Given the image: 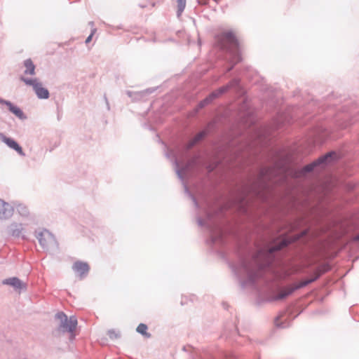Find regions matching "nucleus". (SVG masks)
<instances>
[{"mask_svg":"<svg viewBox=\"0 0 359 359\" xmlns=\"http://www.w3.org/2000/svg\"><path fill=\"white\" fill-rule=\"evenodd\" d=\"M266 175V174H265V173H264V171H262V178H263V177H264V175Z\"/></svg>","mask_w":359,"mask_h":359,"instance_id":"23","label":"nucleus"},{"mask_svg":"<svg viewBox=\"0 0 359 359\" xmlns=\"http://www.w3.org/2000/svg\"><path fill=\"white\" fill-rule=\"evenodd\" d=\"M218 46L224 49H236L238 46V40L231 31H225L216 36Z\"/></svg>","mask_w":359,"mask_h":359,"instance_id":"2","label":"nucleus"},{"mask_svg":"<svg viewBox=\"0 0 359 359\" xmlns=\"http://www.w3.org/2000/svg\"><path fill=\"white\" fill-rule=\"evenodd\" d=\"M6 102H8V101H6V100H4L0 98V103L1 104H6Z\"/></svg>","mask_w":359,"mask_h":359,"instance_id":"22","label":"nucleus"},{"mask_svg":"<svg viewBox=\"0 0 359 359\" xmlns=\"http://www.w3.org/2000/svg\"><path fill=\"white\" fill-rule=\"evenodd\" d=\"M177 1L178 13H179V15H180L186 6V0H177Z\"/></svg>","mask_w":359,"mask_h":359,"instance_id":"18","label":"nucleus"},{"mask_svg":"<svg viewBox=\"0 0 359 359\" xmlns=\"http://www.w3.org/2000/svg\"><path fill=\"white\" fill-rule=\"evenodd\" d=\"M18 211L22 214V215H26L28 213V210H27V208L25 205H20L18 206Z\"/></svg>","mask_w":359,"mask_h":359,"instance_id":"19","label":"nucleus"},{"mask_svg":"<svg viewBox=\"0 0 359 359\" xmlns=\"http://www.w3.org/2000/svg\"><path fill=\"white\" fill-rule=\"evenodd\" d=\"M72 269L81 278H83L88 273L90 267L88 263L77 261L73 264Z\"/></svg>","mask_w":359,"mask_h":359,"instance_id":"8","label":"nucleus"},{"mask_svg":"<svg viewBox=\"0 0 359 359\" xmlns=\"http://www.w3.org/2000/svg\"><path fill=\"white\" fill-rule=\"evenodd\" d=\"M2 140L6 143L10 148L15 150L20 155L25 156V153L22 149L19 144L13 139L4 136Z\"/></svg>","mask_w":359,"mask_h":359,"instance_id":"11","label":"nucleus"},{"mask_svg":"<svg viewBox=\"0 0 359 359\" xmlns=\"http://www.w3.org/2000/svg\"><path fill=\"white\" fill-rule=\"evenodd\" d=\"M356 239H357V240H359V235H358V236H357Z\"/></svg>","mask_w":359,"mask_h":359,"instance_id":"26","label":"nucleus"},{"mask_svg":"<svg viewBox=\"0 0 359 359\" xmlns=\"http://www.w3.org/2000/svg\"><path fill=\"white\" fill-rule=\"evenodd\" d=\"M22 80L27 86H31L33 88L36 96L39 99H48L49 97V92L47 88H44L43 83L38 79H25Z\"/></svg>","mask_w":359,"mask_h":359,"instance_id":"3","label":"nucleus"},{"mask_svg":"<svg viewBox=\"0 0 359 359\" xmlns=\"http://www.w3.org/2000/svg\"><path fill=\"white\" fill-rule=\"evenodd\" d=\"M299 238V236H295L292 240H289L288 238L284 236L280 238V241H278V243L275 244V245L270 247L267 250V255H270L272 252L279 250L282 249L283 247L286 246L288 243L297 240Z\"/></svg>","mask_w":359,"mask_h":359,"instance_id":"7","label":"nucleus"},{"mask_svg":"<svg viewBox=\"0 0 359 359\" xmlns=\"http://www.w3.org/2000/svg\"><path fill=\"white\" fill-rule=\"evenodd\" d=\"M226 89H227V86L222 87V88L218 89L217 90L213 92L208 97H207L203 102H201V104H200L201 107H202L203 105L210 102L213 98L217 97L219 95L225 92L226 90Z\"/></svg>","mask_w":359,"mask_h":359,"instance_id":"12","label":"nucleus"},{"mask_svg":"<svg viewBox=\"0 0 359 359\" xmlns=\"http://www.w3.org/2000/svg\"><path fill=\"white\" fill-rule=\"evenodd\" d=\"M335 155V153H329L327 155L322 156L319 158L317 161L313 162L311 164H309L306 165L303 170L302 172H307L313 170L315 167L320 165L321 164H326L327 163L330 162L332 159V156Z\"/></svg>","mask_w":359,"mask_h":359,"instance_id":"6","label":"nucleus"},{"mask_svg":"<svg viewBox=\"0 0 359 359\" xmlns=\"http://www.w3.org/2000/svg\"><path fill=\"white\" fill-rule=\"evenodd\" d=\"M147 329H148V327H147V325H145L144 323H140L137 326L136 330L137 332L142 334L145 337L149 338L151 337V334L147 332Z\"/></svg>","mask_w":359,"mask_h":359,"instance_id":"15","label":"nucleus"},{"mask_svg":"<svg viewBox=\"0 0 359 359\" xmlns=\"http://www.w3.org/2000/svg\"><path fill=\"white\" fill-rule=\"evenodd\" d=\"M217 4H218L221 0H214Z\"/></svg>","mask_w":359,"mask_h":359,"instance_id":"25","label":"nucleus"},{"mask_svg":"<svg viewBox=\"0 0 359 359\" xmlns=\"http://www.w3.org/2000/svg\"><path fill=\"white\" fill-rule=\"evenodd\" d=\"M6 105L8 107V109L17 117L20 118H22L24 117V114L22 110L19 107L13 105L11 102H6Z\"/></svg>","mask_w":359,"mask_h":359,"instance_id":"13","label":"nucleus"},{"mask_svg":"<svg viewBox=\"0 0 359 359\" xmlns=\"http://www.w3.org/2000/svg\"><path fill=\"white\" fill-rule=\"evenodd\" d=\"M306 231H303L301 236H302L303 235L306 234Z\"/></svg>","mask_w":359,"mask_h":359,"instance_id":"24","label":"nucleus"},{"mask_svg":"<svg viewBox=\"0 0 359 359\" xmlns=\"http://www.w3.org/2000/svg\"><path fill=\"white\" fill-rule=\"evenodd\" d=\"M38 239L43 248H48L55 243V239L53 234L46 230L39 233Z\"/></svg>","mask_w":359,"mask_h":359,"instance_id":"5","label":"nucleus"},{"mask_svg":"<svg viewBox=\"0 0 359 359\" xmlns=\"http://www.w3.org/2000/svg\"><path fill=\"white\" fill-rule=\"evenodd\" d=\"M95 32H96L95 29L92 30L91 34H90V36L86 40V43H88L91 41V39H92L93 35L95 34Z\"/></svg>","mask_w":359,"mask_h":359,"instance_id":"20","label":"nucleus"},{"mask_svg":"<svg viewBox=\"0 0 359 359\" xmlns=\"http://www.w3.org/2000/svg\"><path fill=\"white\" fill-rule=\"evenodd\" d=\"M22 229V228L21 224H12L11 226V231L13 236H19Z\"/></svg>","mask_w":359,"mask_h":359,"instance_id":"16","label":"nucleus"},{"mask_svg":"<svg viewBox=\"0 0 359 359\" xmlns=\"http://www.w3.org/2000/svg\"><path fill=\"white\" fill-rule=\"evenodd\" d=\"M56 319L59 320V332H67L70 333V339H73L75 337V330L77 327V319L75 316L68 318L64 313L60 312L56 314Z\"/></svg>","mask_w":359,"mask_h":359,"instance_id":"1","label":"nucleus"},{"mask_svg":"<svg viewBox=\"0 0 359 359\" xmlns=\"http://www.w3.org/2000/svg\"><path fill=\"white\" fill-rule=\"evenodd\" d=\"M24 65L26 68L25 74L34 75L35 74V66L30 59H27L24 62Z\"/></svg>","mask_w":359,"mask_h":359,"instance_id":"14","label":"nucleus"},{"mask_svg":"<svg viewBox=\"0 0 359 359\" xmlns=\"http://www.w3.org/2000/svg\"><path fill=\"white\" fill-rule=\"evenodd\" d=\"M322 273L323 272H321L320 271H317L316 272V275L313 278H311V279H309V280H307L305 281H302L299 284L296 285H290V286H287L285 288L281 289L279 291L276 299H282L285 298L288 295L291 294L295 290L302 287L304 286H306L307 284L316 280L321 275Z\"/></svg>","mask_w":359,"mask_h":359,"instance_id":"4","label":"nucleus"},{"mask_svg":"<svg viewBox=\"0 0 359 359\" xmlns=\"http://www.w3.org/2000/svg\"><path fill=\"white\" fill-rule=\"evenodd\" d=\"M3 284L9 285L13 287L15 290H22L26 288V285L23 283L20 279L18 278H10L3 280Z\"/></svg>","mask_w":359,"mask_h":359,"instance_id":"10","label":"nucleus"},{"mask_svg":"<svg viewBox=\"0 0 359 359\" xmlns=\"http://www.w3.org/2000/svg\"><path fill=\"white\" fill-rule=\"evenodd\" d=\"M264 254H265L264 251L259 252V253H258V255H257V256L256 257V261L259 259L260 258H262L264 256Z\"/></svg>","mask_w":359,"mask_h":359,"instance_id":"21","label":"nucleus"},{"mask_svg":"<svg viewBox=\"0 0 359 359\" xmlns=\"http://www.w3.org/2000/svg\"><path fill=\"white\" fill-rule=\"evenodd\" d=\"M13 214V209L11 206L0 200V219H7Z\"/></svg>","mask_w":359,"mask_h":359,"instance_id":"9","label":"nucleus"},{"mask_svg":"<svg viewBox=\"0 0 359 359\" xmlns=\"http://www.w3.org/2000/svg\"><path fill=\"white\" fill-rule=\"evenodd\" d=\"M205 133L203 132L199 133L197 134L189 142V147L194 146L196 142H198L200 140L203 138Z\"/></svg>","mask_w":359,"mask_h":359,"instance_id":"17","label":"nucleus"}]
</instances>
